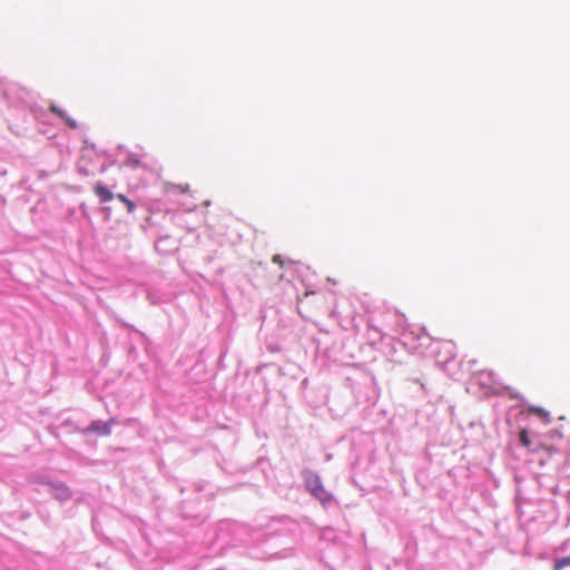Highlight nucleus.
Masks as SVG:
<instances>
[{
  "label": "nucleus",
  "instance_id": "nucleus-1",
  "mask_svg": "<svg viewBox=\"0 0 570 570\" xmlns=\"http://www.w3.org/2000/svg\"><path fill=\"white\" fill-rule=\"evenodd\" d=\"M308 489L321 502L331 501V494L324 489L318 478L308 481Z\"/></svg>",
  "mask_w": 570,
  "mask_h": 570
},
{
  "label": "nucleus",
  "instance_id": "nucleus-2",
  "mask_svg": "<svg viewBox=\"0 0 570 570\" xmlns=\"http://www.w3.org/2000/svg\"><path fill=\"white\" fill-rule=\"evenodd\" d=\"M94 193L101 204L109 203L116 195H114L102 183L98 181L94 186Z\"/></svg>",
  "mask_w": 570,
  "mask_h": 570
},
{
  "label": "nucleus",
  "instance_id": "nucleus-3",
  "mask_svg": "<svg viewBox=\"0 0 570 570\" xmlns=\"http://www.w3.org/2000/svg\"><path fill=\"white\" fill-rule=\"evenodd\" d=\"M97 433L102 436H107L110 434V423L109 422H92L88 428L83 430V433Z\"/></svg>",
  "mask_w": 570,
  "mask_h": 570
},
{
  "label": "nucleus",
  "instance_id": "nucleus-4",
  "mask_svg": "<svg viewBox=\"0 0 570 570\" xmlns=\"http://www.w3.org/2000/svg\"><path fill=\"white\" fill-rule=\"evenodd\" d=\"M50 111H52L53 114L58 115L60 118H62L65 120V122L72 129H76L78 128V122L69 117L62 109H60L59 107L52 105L50 106Z\"/></svg>",
  "mask_w": 570,
  "mask_h": 570
},
{
  "label": "nucleus",
  "instance_id": "nucleus-5",
  "mask_svg": "<svg viewBox=\"0 0 570 570\" xmlns=\"http://www.w3.org/2000/svg\"><path fill=\"white\" fill-rule=\"evenodd\" d=\"M164 190L166 193L178 191L180 194H188L190 190V187L188 184H174V183L167 181L164 184Z\"/></svg>",
  "mask_w": 570,
  "mask_h": 570
},
{
  "label": "nucleus",
  "instance_id": "nucleus-6",
  "mask_svg": "<svg viewBox=\"0 0 570 570\" xmlns=\"http://www.w3.org/2000/svg\"><path fill=\"white\" fill-rule=\"evenodd\" d=\"M116 198H117L118 200H120V202L125 205V207H126V209H127V212H128L129 214H131V213H134V212H135V209H136V205H135V203H134L132 200H130L126 195H124V194H117V195H116Z\"/></svg>",
  "mask_w": 570,
  "mask_h": 570
},
{
  "label": "nucleus",
  "instance_id": "nucleus-7",
  "mask_svg": "<svg viewBox=\"0 0 570 570\" xmlns=\"http://www.w3.org/2000/svg\"><path fill=\"white\" fill-rule=\"evenodd\" d=\"M566 567H570V556L556 559L553 562V570H562Z\"/></svg>",
  "mask_w": 570,
  "mask_h": 570
},
{
  "label": "nucleus",
  "instance_id": "nucleus-8",
  "mask_svg": "<svg viewBox=\"0 0 570 570\" xmlns=\"http://www.w3.org/2000/svg\"><path fill=\"white\" fill-rule=\"evenodd\" d=\"M520 442L523 446L529 448L531 444L529 433L525 429H523L519 434Z\"/></svg>",
  "mask_w": 570,
  "mask_h": 570
},
{
  "label": "nucleus",
  "instance_id": "nucleus-9",
  "mask_svg": "<svg viewBox=\"0 0 570 570\" xmlns=\"http://www.w3.org/2000/svg\"><path fill=\"white\" fill-rule=\"evenodd\" d=\"M126 165L129 166V167H132V168H136V167H145L141 161L135 157V156H129L126 160Z\"/></svg>",
  "mask_w": 570,
  "mask_h": 570
},
{
  "label": "nucleus",
  "instance_id": "nucleus-10",
  "mask_svg": "<svg viewBox=\"0 0 570 570\" xmlns=\"http://www.w3.org/2000/svg\"><path fill=\"white\" fill-rule=\"evenodd\" d=\"M272 261L273 263L278 264L281 267L284 265V261L282 259L281 255H274Z\"/></svg>",
  "mask_w": 570,
  "mask_h": 570
},
{
  "label": "nucleus",
  "instance_id": "nucleus-11",
  "mask_svg": "<svg viewBox=\"0 0 570 570\" xmlns=\"http://www.w3.org/2000/svg\"><path fill=\"white\" fill-rule=\"evenodd\" d=\"M61 492H62V493H60V497H61V498H62V497H69V495H70V494H69V491H68L67 489H61Z\"/></svg>",
  "mask_w": 570,
  "mask_h": 570
},
{
  "label": "nucleus",
  "instance_id": "nucleus-12",
  "mask_svg": "<svg viewBox=\"0 0 570 570\" xmlns=\"http://www.w3.org/2000/svg\"><path fill=\"white\" fill-rule=\"evenodd\" d=\"M531 412H535L538 414H543L544 413V411L541 410V409H531Z\"/></svg>",
  "mask_w": 570,
  "mask_h": 570
}]
</instances>
